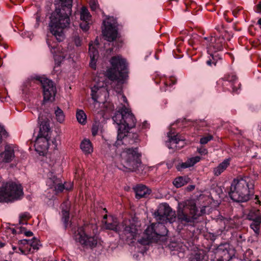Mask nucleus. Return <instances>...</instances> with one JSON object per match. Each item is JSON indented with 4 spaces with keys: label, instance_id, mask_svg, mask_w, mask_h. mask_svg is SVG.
<instances>
[{
    "label": "nucleus",
    "instance_id": "nucleus-1",
    "mask_svg": "<svg viewBox=\"0 0 261 261\" xmlns=\"http://www.w3.org/2000/svg\"><path fill=\"white\" fill-rule=\"evenodd\" d=\"M59 3L49 17V30L51 35H47L46 43L50 51H56L58 42L64 39L63 30L69 27L70 24V15L72 12L73 0H56Z\"/></svg>",
    "mask_w": 261,
    "mask_h": 261
},
{
    "label": "nucleus",
    "instance_id": "nucleus-2",
    "mask_svg": "<svg viewBox=\"0 0 261 261\" xmlns=\"http://www.w3.org/2000/svg\"><path fill=\"white\" fill-rule=\"evenodd\" d=\"M38 134L36 139L34 147L35 150L40 155L44 154L49 148L51 143L57 147V143L56 139L51 138V128L50 120L48 115L40 113L38 118Z\"/></svg>",
    "mask_w": 261,
    "mask_h": 261
},
{
    "label": "nucleus",
    "instance_id": "nucleus-3",
    "mask_svg": "<svg viewBox=\"0 0 261 261\" xmlns=\"http://www.w3.org/2000/svg\"><path fill=\"white\" fill-rule=\"evenodd\" d=\"M110 63L112 67L107 71L106 75L111 81V85L118 93L122 91L123 85L127 76L126 60L120 56L113 57Z\"/></svg>",
    "mask_w": 261,
    "mask_h": 261
},
{
    "label": "nucleus",
    "instance_id": "nucleus-4",
    "mask_svg": "<svg viewBox=\"0 0 261 261\" xmlns=\"http://www.w3.org/2000/svg\"><path fill=\"white\" fill-rule=\"evenodd\" d=\"M253 185L250 187L248 183L243 179H234L228 193L230 198L234 202H245L251 199L257 204H261V200L257 195L254 196L251 191Z\"/></svg>",
    "mask_w": 261,
    "mask_h": 261
},
{
    "label": "nucleus",
    "instance_id": "nucleus-5",
    "mask_svg": "<svg viewBox=\"0 0 261 261\" xmlns=\"http://www.w3.org/2000/svg\"><path fill=\"white\" fill-rule=\"evenodd\" d=\"M97 226L93 224H85L77 229H72L75 241L91 249L101 245V241L97 234Z\"/></svg>",
    "mask_w": 261,
    "mask_h": 261
},
{
    "label": "nucleus",
    "instance_id": "nucleus-6",
    "mask_svg": "<svg viewBox=\"0 0 261 261\" xmlns=\"http://www.w3.org/2000/svg\"><path fill=\"white\" fill-rule=\"evenodd\" d=\"M121 164L126 172H135L137 174L144 175L147 170V167L142 164L141 160V154L138 152L137 147L126 148L122 152Z\"/></svg>",
    "mask_w": 261,
    "mask_h": 261
},
{
    "label": "nucleus",
    "instance_id": "nucleus-7",
    "mask_svg": "<svg viewBox=\"0 0 261 261\" xmlns=\"http://www.w3.org/2000/svg\"><path fill=\"white\" fill-rule=\"evenodd\" d=\"M205 214V209L199 211L194 202L188 203H179L177 210V221L178 227L182 229L183 227L192 225L198 218Z\"/></svg>",
    "mask_w": 261,
    "mask_h": 261
},
{
    "label": "nucleus",
    "instance_id": "nucleus-8",
    "mask_svg": "<svg viewBox=\"0 0 261 261\" xmlns=\"http://www.w3.org/2000/svg\"><path fill=\"white\" fill-rule=\"evenodd\" d=\"M23 195V188L20 184L8 181L3 183L0 187V202L19 200Z\"/></svg>",
    "mask_w": 261,
    "mask_h": 261
},
{
    "label": "nucleus",
    "instance_id": "nucleus-9",
    "mask_svg": "<svg viewBox=\"0 0 261 261\" xmlns=\"http://www.w3.org/2000/svg\"><path fill=\"white\" fill-rule=\"evenodd\" d=\"M156 225V224H152L149 226L145 230L143 236L138 240V242L142 245H148L152 242H157L161 237L167 234V230L164 225H160L163 230L162 233L157 231Z\"/></svg>",
    "mask_w": 261,
    "mask_h": 261
},
{
    "label": "nucleus",
    "instance_id": "nucleus-10",
    "mask_svg": "<svg viewBox=\"0 0 261 261\" xmlns=\"http://www.w3.org/2000/svg\"><path fill=\"white\" fill-rule=\"evenodd\" d=\"M156 219L159 223L163 224H170L176 221L175 212L172 211L169 204L166 203L160 204L157 210L154 212Z\"/></svg>",
    "mask_w": 261,
    "mask_h": 261
},
{
    "label": "nucleus",
    "instance_id": "nucleus-11",
    "mask_svg": "<svg viewBox=\"0 0 261 261\" xmlns=\"http://www.w3.org/2000/svg\"><path fill=\"white\" fill-rule=\"evenodd\" d=\"M139 234L138 226L134 220H124L121 224L119 235L127 241L136 240Z\"/></svg>",
    "mask_w": 261,
    "mask_h": 261
},
{
    "label": "nucleus",
    "instance_id": "nucleus-12",
    "mask_svg": "<svg viewBox=\"0 0 261 261\" xmlns=\"http://www.w3.org/2000/svg\"><path fill=\"white\" fill-rule=\"evenodd\" d=\"M139 140V136L137 133L130 132L129 130L118 131L117 141L112 147H113V149H114L116 151V148L122 145L125 146L128 144L133 145L138 142Z\"/></svg>",
    "mask_w": 261,
    "mask_h": 261
},
{
    "label": "nucleus",
    "instance_id": "nucleus-13",
    "mask_svg": "<svg viewBox=\"0 0 261 261\" xmlns=\"http://www.w3.org/2000/svg\"><path fill=\"white\" fill-rule=\"evenodd\" d=\"M40 83V87L42 89L43 94V99L44 101H52L54 100L57 90L53 82L44 77L42 81H38Z\"/></svg>",
    "mask_w": 261,
    "mask_h": 261
},
{
    "label": "nucleus",
    "instance_id": "nucleus-14",
    "mask_svg": "<svg viewBox=\"0 0 261 261\" xmlns=\"http://www.w3.org/2000/svg\"><path fill=\"white\" fill-rule=\"evenodd\" d=\"M18 244L22 245V246L19 247V250L22 254L33 253L41 246L39 240L35 237L32 240L23 239L19 240Z\"/></svg>",
    "mask_w": 261,
    "mask_h": 261
},
{
    "label": "nucleus",
    "instance_id": "nucleus-15",
    "mask_svg": "<svg viewBox=\"0 0 261 261\" xmlns=\"http://www.w3.org/2000/svg\"><path fill=\"white\" fill-rule=\"evenodd\" d=\"M237 81V77L236 75L234 74H227L225 75L224 77L220 79L218 82L217 84L219 85H221L223 88V91H230V89L229 88L226 87L225 86H227L228 85H230V88L232 89V91L233 92H238V90H240V87L241 86V83L238 84V87H237L236 84Z\"/></svg>",
    "mask_w": 261,
    "mask_h": 261
},
{
    "label": "nucleus",
    "instance_id": "nucleus-16",
    "mask_svg": "<svg viewBox=\"0 0 261 261\" xmlns=\"http://www.w3.org/2000/svg\"><path fill=\"white\" fill-rule=\"evenodd\" d=\"M104 29H102V34L106 39L112 42L115 40L117 36L118 31L116 26L109 21H103Z\"/></svg>",
    "mask_w": 261,
    "mask_h": 261
},
{
    "label": "nucleus",
    "instance_id": "nucleus-17",
    "mask_svg": "<svg viewBox=\"0 0 261 261\" xmlns=\"http://www.w3.org/2000/svg\"><path fill=\"white\" fill-rule=\"evenodd\" d=\"M123 124L118 127V131H124L129 130L130 128L134 127L136 123V119L131 112V111L126 109V114L125 115Z\"/></svg>",
    "mask_w": 261,
    "mask_h": 261
},
{
    "label": "nucleus",
    "instance_id": "nucleus-18",
    "mask_svg": "<svg viewBox=\"0 0 261 261\" xmlns=\"http://www.w3.org/2000/svg\"><path fill=\"white\" fill-rule=\"evenodd\" d=\"M44 77L37 75L31 76L24 84L23 92L27 93L28 90L30 91L31 89L35 90L38 88L40 87V83L38 82V80L42 81Z\"/></svg>",
    "mask_w": 261,
    "mask_h": 261
},
{
    "label": "nucleus",
    "instance_id": "nucleus-19",
    "mask_svg": "<svg viewBox=\"0 0 261 261\" xmlns=\"http://www.w3.org/2000/svg\"><path fill=\"white\" fill-rule=\"evenodd\" d=\"M104 227L106 229L113 230L119 234L121 224H119L117 218L110 217L108 219L103 221Z\"/></svg>",
    "mask_w": 261,
    "mask_h": 261
},
{
    "label": "nucleus",
    "instance_id": "nucleus-20",
    "mask_svg": "<svg viewBox=\"0 0 261 261\" xmlns=\"http://www.w3.org/2000/svg\"><path fill=\"white\" fill-rule=\"evenodd\" d=\"M14 156V150L10 145H7L5 150L0 153V160L5 163L11 162Z\"/></svg>",
    "mask_w": 261,
    "mask_h": 261
},
{
    "label": "nucleus",
    "instance_id": "nucleus-21",
    "mask_svg": "<svg viewBox=\"0 0 261 261\" xmlns=\"http://www.w3.org/2000/svg\"><path fill=\"white\" fill-rule=\"evenodd\" d=\"M126 109L127 108L125 106L119 108V110L115 112V115L112 117V119L114 123H115L117 125V129H118V127H120V125L123 124L124 118L126 114ZM117 133H118V130H117Z\"/></svg>",
    "mask_w": 261,
    "mask_h": 261
},
{
    "label": "nucleus",
    "instance_id": "nucleus-22",
    "mask_svg": "<svg viewBox=\"0 0 261 261\" xmlns=\"http://www.w3.org/2000/svg\"><path fill=\"white\" fill-rule=\"evenodd\" d=\"M136 193V198L141 199L142 198H146L151 193V190L145 185H138L134 189Z\"/></svg>",
    "mask_w": 261,
    "mask_h": 261
},
{
    "label": "nucleus",
    "instance_id": "nucleus-23",
    "mask_svg": "<svg viewBox=\"0 0 261 261\" xmlns=\"http://www.w3.org/2000/svg\"><path fill=\"white\" fill-rule=\"evenodd\" d=\"M231 159L228 158L225 159L220 163L217 167L213 169V173L216 176L220 175L230 166Z\"/></svg>",
    "mask_w": 261,
    "mask_h": 261
},
{
    "label": "nucleus",
    "instance_id": "nucleus-24",
    "mask_svg": "<svg viewBox=\"0 0 261 261\" xmlns=\"http://www.w3.org/2000/svg\"><path fill=\"white\" fill-rule=\"evenodd\" d=\"M89 55L90 58L89 65L91 68L95 69L96 61L98 58L99 54L98 50L91 44H89Z\"/></svg>",
    "mask_w": 261,
    "mask_h": 261
},
{
    "label": "nucleus",
    "instance_id": "nucleus-25",
    "mask_svg": "<svg viewBox=\"0 0 261 261\" xmlns=\"http://www.w3.org/2000/svg\"><path fill=\"white\" fill-rule=\"evenodd\" d=\"M224 43L223 38H215V41L212 42L207 52H219L223 50Z\"/></svg>",
    "mask_w": 261,
    "mask_h": 261
},
{
    "label": "nucleus",
    "instance_id": "nucleus-26",
    "mask_svg": "<svg viewBox=\"0 0 261 261\" xmlns=\"http://www.w3.org/2000/svg\"><path fill=\"white\" fill-rule=\"evenodd\" d=\"M210 55L209 59L206 61V64L212 66L213 65L216 66L219 60L222 59L221 55L218 52H208Z\"/></svg>",
    "mask_w": 261,
    "mask_h": 261
},
{
    "label": "nucleus",
    "instance_id": "nucleus-27",
    "mask_svg": "<svg viewBox=\"0 0 261 261\" xmlns=\"http://www.w3.org/2000/svg\"><path fill=\"white\" fill-rule=\"evenodd\" d=\"M190 178L187 176H178L174 179L173 184L176 188H179L190 182Z\"/></svg>",
    "mask_w": 261,
    "mask_h": 261
},
{
    "label": "nucleus",
    "instance_id": "nucleus-28",
    "mask_svg": "<svg viewBox=\"0 0 261 261\" xmlns=\"http://www.w3.org/2000/svg\"><path fill=\"white\" fill-rule=\"evenodd\" d=\"M248 218L252 222L257 221L261 222V213L259 210L255 208L251 209L248 214Z\"/></svg>",
    "mask_w": 261,
    "mask_h": 261
},
{
    "label": "nucleus",
    "instance_id": "nucleus-29",
    "mask_svg": "<svg viewBox=\"0 0 261 261\" xmlns=\"http://www.w3.org/2000/svg\"><path fill=\"white\" fill-rule=\"evenodd\" d=\"M189 122H190V125L192 124L193 126H195L203 127L206 125L205 122L204 120H195L192 121L190 119H187L185 118L181 121L182 125H184V126H187V125H188Z\"/></svg>",
    "mask_w": 261,
    "mask_h": 261
},
{
    "label": "nucleus",
    "instance_id": "nucleus-30",
    "mask_svg": "<svg viewBox=\"0 0 261 261\" xmlns=\"http://www.w3.org/2000/svg\"><path fill=\"white\" fill-rule=\"evenodd\" d=\"M81 149L85 153H90L93 151V148L90 141L88 139H84L81 143Z\"/></svg>",
    "mask_w": 261,
    "mask_h": 261
},
{
    "label": "nucleus",
    "instance_id": "nucleus-31",
    "mask_svg": "<svg viewBox=\"0 0 261 261\" xmlns=\"http://www.w3.org/2000/svg\"><path fill=\"white\" fill-rule=\"evenodd\" d=\"M91 15L89 12L87 8L85 7H83L80 12V19L81 20H91Z\"/></svg>",
    "mask_w": 261,
    "mask_h": 261
},
{
    "label": "nucleus",
    "instance_id": "nucleus-32",
    "mask_svg": "<svg viewBox=\"0 0 261 261\" xmlns=\"http://www.w3.org/2000/svg\"><path fill=\"white\" fill-rule=\"evenodd\" d=\"M76 117L77 121L82 124H85L87 121V116L83 110H78L76 111Z\"/></svg>",
    "mask_w": 261,
    "mask_h": 261
},
{
    "label": "nucleus",
    "instance_id": "nucleus-33",
    "mask_svg": "<svg viewBox=\"0 0 261 261\" xmlns=\"http://www.w3.org/2000/svg\"><path fill=\"white\" fill-rule=\"evenodd\" d=\"M83 36H80L77 31L75 32L72 36V40L76 46H81L83 44Z\"/></svg>",
    "mask_w": 261,
    "mask_h": 261
},
{
    "label": "nucleus",
    "instance_id": "nucleus-34",
    "mask_svg": "<svg viewBox=\"0 0 261 261\" xmlns=\"http://www.w3.org/2000/svg\"><path fill=\"white\" fill-rule=\"evenodd\" d=\"M62 220L64 223V228L66 229L68 225L70 213L69 210H63L62 211Z\"/></svg>",
    "mask_w": 261,
    "mask_h": 261
},
{
    "label": "nucleus",
    "instance_id": "nucleus-35",
    "mask_svg": "<svg viewBox=\"0 0 261 261\" xmlns=\"http://www.w3.org/2000/svg\"><path fill=\"white\" fill-rule=\"evenodd\" d=\"M199 38L197 34H193L188 41L189 45L192 46L194 49H196L194 46L199 43Z\"/></svg>",
    "mask_w": 261,
    "mask_h": 261
},
{
    "label": "nucleus",
    "instance_id": "nucleus-36",
    "mask_svg": "<svg viewBox=\"0 0 261 261\" xmlns=\"http://www.w3.org/2000/svg\"><path fill=\"white\" fill-rule=\"evenodd\" d=\"M260 221L252 222L250 224V228L253 230L255 235L257 237L260 234Z\"/></svg>",
    "mask_w": 261,
    "mask_h": 261
},
{
    "label": "nucleus",
    "instance_id": "nucleus-37",
    "mask_svg": "<svg viewBox=\"0 0 261 261\" xmlns=\"http://www.w3.org/2000/svg\"><path fill=\"white\" fill-rule=\"evenodd\" d=\"M55 113L57 120L60 123L63 122L65 119V115L63 111L59 107H57Z\"/></svg>",
    "mask_w": 261,
    "mask_h": 261
},
{
    "label": "nucleus",
    "instance_id": "nucleus-38",
    "mask_svg": "<svg viewBox=\"0 0 261 261\" xmlns=\"http://www.w3.org/2000/svg\"><path fill=\"white\" fill-rule=\"evenodd\" d=\"M92 24V21L81 20L80 23V29L85 33L88 32L90 29V26Z\"/></svg>",
    "mask_w": 261,
    "mask_h": 261
},
{
    "label": "nucleus",
    "instance_id": "nucleus-39",
    "mask_svg": "<svg viewBox=\"0 0 261 261\" xmlns=\"http://www.w3.org/2000/svg\"><path fill=\"white\" fill-rule=\"evenodd\" d=\"M191 261H207V260L203 253H196L191 257Z\"/></svg>",
    "mask_w": 261,
    "mask_h": 261
},
{
    "label": "nucleus",
    "instance_id": "nucleus-40",
    "mask_svg": "<svg viewBox=\"0 0 261 261\" xmlns=\"http://www.w3.org/2000/svg\"><path fill=\"white\" fill-rule=\"evenodd\" d=\"M173 134L174 133L172 132V130H170L168 133L167 135L169 140L170 142L177 144L180 140L178 138L177 135H174Z\"/></svg>",
    "mask_w": 261,
    "mask_h": 261
},
{
    "label": "nucleus",
    "instance_id": "nucleus-41",
    "mask_svg": "<svg viewBox=\"0 0 261 261\" xmlns=\"http://www.w3.org/2000/svg\"><path fill=\"white\" fill-rule=\"evenodd\" d=\"M221 257L223 260H225L226 261H228L232 258L231 254L229 253V251L226 249L222 250Z\"/></svg>",
    "mask_w": 261,
    "mask_h": 261
},
{
    "label": "nucleus",
    "instance_id": "nucleus-42",
    "mask_svg": "<svg viewBox=\"0 0 261 261\" xmlns=\"http://www.w3.org/2000/svg\"><path fill=\"white\" fill-rule=\"evenodd\" d=\"M100 126V123L99 121H95L93 123L91 131L93 136H95L97 134Z\"/></svg>",
    "mask_w": 261,
    "mask_h": 261
},
{
    "label": "nucleus",
    "instance_id": "nucleus-43",
    "mask_svg": "<svg viewBox=\"0 0 261 261\" xmlns=\"http://www.w3.org/2000/svg\"><path fill=\"white\" fill-rule=\"evenodd\" d=\"M30 218V215L29 213L25 212L19 216V223L20 224H26L27 222H23V220H28Z\"/></svg>",
    "mask_w": 261,
    "mask_h": 261
},
{
    "label": "nucleus",
    "instance_id": "nucleus-44",
    "mask_svg": "<svg viewBox=\"0 0 261 261\" xmlns=\"http://www.w3.org/2000/svg\"><path fill=\"white\" fill-rule=\"evenodd\" d=\"M53 186H54L55 190L57 192H62L63 191V190L65 189H66L67 190H69L67 188H65L64 185L63 184H62V183L57 184L56 182L54 181V185Z\"/></svg>",
    "mask_w": 261,
    "mask_h": 261
},
{
    "label": "nucleus",
    "instance_id": "nucleus-45",
    "mask_svg": "<svg viewBox=\"0 0 261 261\" xmlns=\"http://www.w3.org/2000/svg\"><path fill=\"white\" fill-rule=\"evenodd\" d=\"M201 160V158L199 156L191 158L188 159V162L190 167L193 166L197 163L199 162Z\"/></svg>",
    "mask_w": 261,
    "mask_h": 261
},
{
    "label": "nucleus",
    "instance_id": "nucleus-46",
    "mask_svg": "<svg viewBox=\"0 0 261 261\" xmlns=\"http://www.w3.org/2000/svg\"><path fill=\"white\" fill-rule=\"evenodd\" d=\"M19 231L18 233H23L27 237H32L33 235V233L31 231H27V229L23 227H20L18 228Z\"/></svg>",
    "mask_w": 261,
    "mask_h": 261
},
{
    "label": "nucleus",
    "instance_id": "nucleus-47",
    "mask_svg": "<svg viewBox=\"0 0 261 261\" xmlns=\"http://www.w3.org/2000/svg\"><path fill=\"white\" fill-rule=\"evenodd\" d=\"M99 90V89H98V87L95 85L91 88V97H92V99L94 101H97L98 97L97 96L96 93H97V90Z\"/></svg>",
    "mask_w": 261,
    "mask_h": 261
},
{
    "label": "nucleus",
    "instance_id": "nucleus-48",
    "mask_svg": "<svg viewBox=\"0 0 261 261\" xmlns=\"http://www.w3.org/2000/svg\"><path fill=\"white\" fill-rule=\"evenodd\" d=\"M213 137L212 135H208V136L202 137L200 140V143L201 144H206L209 141L213 140Z\"/></svg>",
    "mask_w": 261,
    "mask_h": 261
},
{
    "label": "nucleus",
    "instance_id": "nucleus-49",
    "mask_svg": "<svg viewBox=\"0 0 261 261\" xmlns=\"http://www.w3.org/2000/svg\"><path fill=\"white\" fill-rule=\"evenodd\" d=\"M8 135V133L6 132L4 126L0 125V144L2 141L3 137L6 138Z\"/></svg>",
    "mask_w": 261,
    "mask_h": 261
},
{
    "label": "nucleus",
    "instance_id": "nucleus-50",
    "mask_svg": "<svg viewBox=\"0 0 261 261\" xmlns=\"http://www.w3.org/2000/svg\"><path fill=\"white\" fill-rule=\"evenodd\" d=\"M185 4L186 6L187 9H188L189 7H195L196 3L193 1H190L189 0H185Z\"/></svg>",
    "mask_w": 261,
    "mask_h": 261
},
{
    "label": "nucleus",
    "instance_id": "nucleus-51",
    "mask_svg": "<svg viewBox=\"0 0 261 261\" xmlns=\"http://www.w3.org/2000/svg\"><path fill=\"white\" fill-rule=\"evenodd\" d=\"M176 81L172 79V77H170V79L166 82H164L165 85L166 86H171L174 84H175Z\"/></svg>",
    "mask_w": 261,
    "mask_h": 261
},
{
    "label": "nucleus",
    "instance_id": "nucleus-52",
    "mask_svg": "<svg viewBox=\"0 0 261 261\" xmlns=\"http://www.w3.org/2000/svg\"><path fill=\"white\" fill-rule=\"evenodd\" d=\"M254 9L256 13L261 14V1L259 2L258 3L254 6Z\"/></svg>",
    "mask_w": 261,
    "mask_h": 261
},
{
    "label": "nucleus",
    "instance_id": "nucleus-53",
    "mask_svg": "<svg viewBox=\"0 0 261 261\" xmlns=\"http://www.w3.org/2000/svg\"><path fill=\"white\" fill-rule=\"evenodd\" d=\"M197 151L201 155H205L207 153V150L203 147L198 148Z\"/></svg>",
    "mask_w": 261,
    "mask_h": 261
},
{
    "label": "nucleus",
    "instance_id": "nucleus-54",
    "mask_svg": "<svg viewBox=\"0 0 261 261\" xmlns=\"http://www.w3.org/2000/svg\"><path fill=\"white\" fill-rule=\"evenodd\" d=\"M90 5L91 9L92 11L95 10L97 7V4L95 1L91 2Z\"/></svg>",
    "mask_w": 261,
    "mask_h": 261
},
{
    "label": "nucleus",
    "instance_id": "nucleus-55",
    "mask_svg": "<svg viewBox=\"0 0 261 261\" xmlns=\"http://www.w3.org/2000/svg\"><path fill=\"white\" fill-rule=\"evenodd\" d=\"M149 123L147 121H144L142 124L141 128L142 129H147L149 128Z\"/></svg>",
    "mask_w": 261,
    "mask_h": 261
},
{
    "label": "nucleus",
    "instance_id": "nucleus-56",
    "mask_svg": "<svg viewBox=\"0 0 261 261\" xmlns=\"http://www.w3.org/2000/svg\"><path fill=\"white\" fill-rule=\"evenodd\" d=\"M188 167H190L189 164V163L188 162V161H187L186 162H184V163H182L181 164H180V168L181 169H186L187 168H188Z\"/></svg>",
    "mask_w": 261,
    "mask_h": 261
},
{
    "label": "nucleus",
    "instance_id": "nucleus-57",
    "mask_svg": "<svg viewBox=\"0 0 261 261\" xmlns=\"http://www.w3.org/2000/svg\"><path fill=\"white\" fill-rule=\"evenodd\" d=\"M252 28H254V25H249V27L248 28V32H249V34L251 35L254 36L255 35V32L253 30Z\"/></svg>",
    "mask_w": 261,
    "mask_h": 261
},
{
    "label": "nucleus",
    "instance_id": "nucleus-58",
    "mask_svg": "<svg viewBox=\"0 0 261 261\" xmlns=\"http://www.w3.org/2000/svg\"><path fill=\"white\" fill-rule=\"evenodd\" d=\"M195 185H189L187 187L186 190L187 191H192L194 190L195 189Z\"/></svg>",
    "mask_w": 261,
    "mask_h": 261
},
{
    "label": "nucleus",
    "instance_id": "nucleus-59",
    "mask_svg": "<svg viewBox=\"0 0 261 261\" xmlns=\"http://www.w3.org/2000/svg\"><path fill=\"white\" fill-rule=\"evenodd\" d=\"M256 24L258 25L259 28L261 29V17L257 20Z\"/></svg>",
    "mask_w": 261,
    "mask_h": 261
},
{
    "label": "nucleus",
    "instance_id": "nucleus-60",
    "mask_svg": "<svg viewBox=\"0 0 261 261\" xmlns=\"http://www.w3.org/2000/svg\"><path fill=\"white\" fill-rule=\"evenodd\" d=\"M225 87H227V88H229L230 89V91H229V92H231V93H236V94H238V93H239V91H238V93L233 92L232 91V89L231 88H230V85H228L227 86H225Z\"/></svg>",
    "mask_w": 261,
    "mask_h": 261
},
{
    "label": "nucleus",
    "instance_id": "nucleus-61",
    "mask_svg": "<svg viewBox=\"0 0 261 261\" xmlns=\"http://www.w3.org/2000/svg\"><path fill=\"white\" fill-rule=\"evenodd\" d=\"M0 46H3L5 49L8 48V45L7 44L0 43Z\"/></svg>",
    "mask_w": 261,
    "mask_h": 261
},
{
    "label": "nucleus",
    "instance_id": "nucleus-62",
    "mask_svg": "<svg viewBox=\"0 0 261 261\" xmlns=\"http://www.w3.org/2000/svg\"><path fill=\"white\" fill-rule=\"evenodd\" d=\"M12 249H13V250L14 251H15L16 252H18V251H17V250L20 251V250H19V247H18V248H17V247H16V246H13V247H12Z\"/></svg>",
    "mask_w": 261,
    "mask_h": 261
},
{
    "label": "nucleus",
    "instance_id": "nucleus-63",
    "mask_svg": "<svg viewBox=\"0 0 261 261\" xmlns=\"http://www.w3.org/2000/svg\"><path fill=\"white\" fill-rule=\"evenodd\" d=\"M11 230H12V232L13 234H16L17 233V231L16 229H15L14 228H12L11 229Z\"/></svg>",
    "mask_w": 261,
    "mask_h": 261
},
{
    "label": "nucleus",
    "instance_id": "nucleus-64",
    "mask_svg": "<svg viewBox=\"0 0 261 261\" xmlns=\"http://www.w3.org/2000/svg\"><path fill=\"white\" fill-rule=\"evenodd\" d=\"M122 98H123L124 101L126 102V97L124 95H122Z\"/></svg>",
    "mask_w": 261,
    "mask_h": 261
}]
</instances>
